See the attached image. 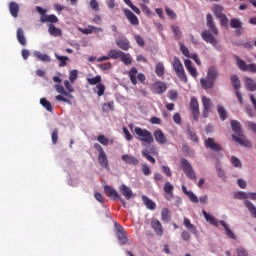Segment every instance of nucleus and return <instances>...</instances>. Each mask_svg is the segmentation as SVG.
I'll list each match as a JSON object with an SVG mask.
<instances>
[{
	"mask_svg": "<svg viewBox=\"0 0 256 256\" xmlns=\"http://www.w3.org/2000/svg\"><path fill=\"white\" fill-rule=\"evenodd\" d=\"M231 129L235 133L232 135L233 141L236 143H239V145H242L243 147H252L251 141L247 140L245 138V135H243V129L241 128V123L237 120H231L230 122ZM237 135V136H236Z\"/></svg>",
	"mask_w": 256,
	"mask_h": 256,
	"instance_id": "nucleus-1",
	"label": "nucleus"
},
{
	"mask_svg": "<svg viewBox=\"0 0 256 256\" xmlns=\"http://www.w3.org/2000/svg\"><path fill=\"white\" fill-rule=\"evenodd\" d=\"M134 133L137 137V140L141 141L142 143H146V145H151L152 143H155L153 134H151V132L147 129L136 127L134 128Z\"/></svg>",
	"mask_w": 256,
	"mask_h": 256,
	"instance_id": "nucleus-2",
	"label": "nucleus"
},
{
	"mask_svg": "<svg viewBox=\"0 0 256 256\" xmlns=\"http://www.w3.org/2000/svg\"><path fill=\"white\" fill-rule=\"evenodd\" d=\"M172 66L180 81H182V83H187V74L185 73V68L183 67L181 60H179L177 57H174Z\"/></svg>",
	"mask_w": 256,
	"mask_h": 256,
	"instance_id": "nucleus-3",
	"label": "nucleus"
},
{
	"mask_svg": "<svg viewBox=\"0 0 256 256\" xmlns=\"http://www.w3.org/2000/svg\"><path fill=\"white\" fill-rule=\"evenodd\" d=\"M94 149L99 153L98 163L100 167H103V169H109V158L107 157V153H105L103 146L99 143H94Z\"/></svg>",
	"mask_w": 256,
	"mask_h": 256,
	"instance_id": "nucleus-4",
	"label": "nucleus"
},
{
	"mask_svg": "<svg viewBox=\"0 0 256 256\" xmlns=\"http://www.w3.org/2000/svg\"><path fill=\"white\" fill-rule=\"evenodd\" d=\"M54 89L57 91V93H60V95H57L55 97L56 101H62L63 103H67L68 105H71V101L69 99H73V96L65 90L63 85L56 84L54 86Z\"/></svg>",
	"mask_w": 256,
	"mask_h": 256,
	"instance_id": "nucleus-5",
	"label": "nucleus"
},
{
	"mask_svg": "<svg viewBox=\"0 0 256 256\" xmlns=\"http://www.w3.org/2000/svg\"><path fill=\"white\" fill-rule=\"evenodd\" d=\"M180 165L182 167V171L185 173L187 178L191 179L192 181H195V179H197L195 171L193 170V166H191V163H189L187 159H181Z\"/></svg>",
	"mask_w": 256,
	"mask_h": 256,
	"instance_id": "nucleus-6",
	"label": "nucleus"
},
{
	"mask_svg": "<svg viewBox=\"0 0 256 256\" xmlns=\"http://www.w3.org/2000/svg\"><path fill=\"white\" fill-rule=\"evenodd\" d=\"M236 65L241 71H249V73H256V64L251 63L247 64L243 59H240L239 56H235Z\"/></svg>",
	"mask_w": 256,
	"mask_h": 256,
	"instance_id": "nucleus-7",
	"label": "nucleus"
},
{
	"mask_svg": "<svg viewBox=\"0 0 256 256\" xmlns=\"http://www.w3.org/2000/svg\"><path fill=\"white\" fill-rule=\"evenodd\" d=\"M202 107V117L207 119V117H209V113L213 110V102L211 101V98L202 96Z\"/></svg>",
	"mask_w": 256,
	"mask_h": 256,
	"instance_id": "nucleus-8",
	"label": "nucleus"
},
{
	"mask_svg": "<svg viewBox=\"0 0 256 256\" xmlns=\"http://www.w3.org/2000/svg\"><path fill=\"white\" fill-rule=\"evenodd\" d=\"M190 111L194 121H199V115H201V112L199 111V101H197V98L195 97L190 99Z\"/></svg>",
	"mask_w": 256,
	"mask_h": 256,
	"instance_id": "nucleus-9",
	"label": "nucleus"
},
{
	"mask_svg": "<svg viewBox=\"0 0 256 256\" xmlns=\"http://www.w3.org/2000/svg\"><path fill=\"white\" fill-rule=\"evenodd\" d=\"M116 227V237L120 241L121 245H127L129 239L127 238V233H125V228L119 224H115Z\"/></svg>",
	"mask_w": 256,
	"mask_h": 256,
	"instance_id": "nucleus-10",
	"label": "nucleus"
},
{
	"mask_svg": "<svg viewBox=\"0 0 256 256\" xmlns=\"http://www.w3.org/2000/svg\"><path fill=\"white\" fill-rule=\"evenodd\" d=\"M204 145L206 149H211L214 153H220V151H223V147H221L219 143L215 142V139L213 138L206 139L204 141Z\"/></svg>",
	"mask_w": 256,
	"mask_h": 256,
	"instance_id": "nucleus-11",
	"label": "nucleus"
},
{
	"mask_svg": "<svg viewBox=\"0 0 256 256\" xmlns=\"http://www.w3.org/2000/svg\"><path fill=\"white\" fill-rule=\"evenodd\" d=\"M151 91L156 95H161L162 93H165V91H167V84L162 81L154 82L151 86Z\"/></svg>",
	"mask_w": 256,
	"mask_h": 256,
	"instance_id": "nucleus-12",
	"label": "nucleus"
},
{
	"mask_svg": "<svg viewBox=\"0 0 256 256\" xmlns=\"http://www.w3.org/2000/svg\"><path fill=\"white\" fill-rule=\"evenodd\" d=\"M104 193L107 195V197H109V199H111L112 201H117L118 199H121V196L119 195V193L117 192V190H115V188L106 185L104 186Z\"/></svg>",
	"mask_w": 256,
	"mask_h": 256,
	"instance_id": "nucleus-13",
	"label": "nucleus"
},
{
	"mask_svg": "<svg viewBox=\"0 0 256 256\" xmlns=\"http://www.w3.org/2000/svg\"><path fill=\"white\" fill-rule=\"evenodd\" d=\"M201 37L203 41H206V43H210V45H213V47H217V40L213 34L209 30H204L201 33Z\"/></svg>",
	"mask_w": 256,
	"mask_h": 256,
	"instance_id": "nucleus-14",
	"label": "nucleus"
},
{
	"mask_svg": "<svg viewBox=\"0 0 256 256\" xmlns=\"http://www.w3.org/2000/svg\"><path fill=\"white\" fill-rule=\"evenodd\" d=\"M123 12L129 23H131L134 26L139 25V18H137V15H135L131 10L126 8L123 10Z\"/></svg>",
	"mask_w": 256,
	"mask_h": 256,
	"instance_id": "nucleus-15",
	"label": "nucleus"
},
{
	"mask_svg": "<svg viewBox=\"0 0 256 256\" xmlns=\"http://www.w3.org/2000/svg\"><path fill=\"white\" fill-rule=\"evenodd\" d=\"M155 141L159 143V145H167V137L163 133V130L157 129L154 131Z\"/></svg>",
	"mask_w": 256,
	"mask_h": 256,
	"instance_id": "nucleus-16",
	"label": "nucleus"
},
{
	"mask_svg": "<svg viewBox=\"0 0 256 256\" xmlns=\"http://www.w3.org/2000/svg\"><path fill=\"white\" fill-rule=\"evenodd\" d=\"M83 35H91V33H103V28L89 25L87 28H78Z\"/></svg>",
	"mask_w": 256,
	"mask_h": 256,
	"instance_id": "nucleus-17",
	"label": "nucleus"
},
{
	"mask_svg": "<svg viewBox=\"0 0 256 256\" xmlns=\"http://www.w3.org/2000/svg\"><path fill=\"white\" fill-rule=\"evenodd\" d=\"M173 184L171 182L167 181L164 184V193H165V199L167 201H171L173 199V191H174Z\"/></svg>",
	"mask_w": 256,
	"mask_h": 256,
	"instance_id": "nucleus-18",
	"label": "nucleus"
},
{
	"mask_svg": "<svg viewBox=\"0 0 256 256\" xmlns=\"http://www.w3.org/2000/svg\"><path fill=\"white\" fill-rule=\"evenodd\" d=\"M207 27L213 33V35H219V30L217 26H215V22L213 21V16L211 14H207L206 16Z\"/></svg>",
	"mask_w": 256,
	"mask_h": 256,
	"instance_id": "nucleus-19",
	"label": "nucleus"
},
{
	"mask_svg": "<svg viewBox=\"0 0 256 256\" xmlns=\"http://www.w3.org/2000/svg\"><path fill=\"white\" fill-rule=\"evenodd\" d=\"M116 45H117V47L122 49V51H129V49H131V43L129 42V40L127 38L117 39Z\"/></svg>",
	"mask_w": 256,
	"mask_h": 256,
	"instance_id": "nucleus-20",
	"label": "nucleus"
},
{
	"mask_svg": "<svg viewBox=\"0 0 256 256\" xmlns=\"http://www.w3.org/2000/svg\"><path fill=\"white\" fill-rule=\"evenodd\" d=\"M122 161H124L126 165H133L134 167H137V165H139V160L135 156L128 154L122 155Z\"/></svg>",
	"mask_w": 256,
	"mask_h": 256,
	"instance_id": "nucleus-21",
	"label": "nucleus"
},
{
	"mask_svg": "<svg viewBox=\"0 0 256 256\" xmlns=\"http://www.w3.org/2000/svg\"><path fill=\"white\" fill-rule=\"evenodd\" d=\"M151 227H152V229H154L156 235H159L160 237H161V235H163V225L161 224V222L159 220L152 219Z\"/></svg>",
	"mask_w": 256,
	"mask_h": 256,
	"instance_id": "nucleus-22",
	"label": "nucleus"
},
{
	"mask_svg": "<svg viewBox=\"0 0 256 256\" xmlns=\"http://www.w3.org/2000/svg\"><path fill=\"white\" fill-rule=\"evenodd\" d=\"M119 191L120 193H122L123 197H125L127 201H129V199L133 197V191L131 190V188L127 187V185L125 184H122L119 187Z\"/></svg>",
	"mask_w": 256,
	"mask_h": 256,
	"instance_id": "nucleus-23",
	"label": "nucleus"
},
{
	"mask_svg": "<svg viewBox=\"0 0 256 256\" xmlns=\"http://www.w3.org/2000/svg\"><path fill=\"white\" fill-rule=\"evenodd\" d=\"M40 21L41 23H50V25H53V23H59V18L55 14H50L41 16Z\"/></svg>",
	"mask_w": 256,
	"mask_h": 256,
	"instance_id": "nucleus-24",
	"label": "nucleus"
},
{
	"mask_svg": "<svg viewBox=\"0 0 256 256\" xmlns=\"http://www.w3.org/2000/svg\"><path fill=\"white\" fill-rule=\"evenodd\" d=\"M205 220L210 223V225H213L214 227H219V220L215 218L213 215L207 213L205 210L202 211Z\"/></svg>",
	"mask_w": 256,
	"mask_h": 256,
	"instance_id": "nucleus-25",
	"label": "nucleus"
},
{
	"mask_svg": "<svg viewBox=\"0 0 256 256\" xmlns=\"http://www.w3.org/2000/svg\"><path fill=\"white\" fill-rule=\"evenodd\" d=\"M16 37L20 45H22L23 47L27 45V38H25V31H23V28H18Z\"/></svg>",
	"mask_w": 256,
	"mask_h": 256,
	"instance_id": "nucleus-26",
	"label": "nucleus"
},
{
	"mask_svg": "<svg viewBox=\"0 0 256 256\" xmlns=\"http://www.w3.org/2000/svg\"><path fill=\"white\" fill-rule=\"evenodd\" d=\"M127 74L132 85H137V75H139V70H137L135 67H132Z\"/></svg>",
	"mask_w": 256,
	"mask_h": 256,
	"instance_id": "nucleus-27",
	"label": "nucleus"
},
{
	"mask_svg": "<svg viewBox=\"0 0 256 256\" xmlns=\"http://www.w3.org/2000/svg\"><path fill=\"white\" fill-rule=\"evenodd\" d=\"M48 33L52 35V37H61L63 35V31L60 28L55 27L53 24L48 25Z\"/></svg>",
	"mask_w": 256,
	"mask_h": 256,
	"instance_id": "nucleus-28",
	"label": "nucleus"
},
{
	"mask_svg": "<svg viewBox=\"0 0 256 256\" xmlns=\"http://www.w3.org/2000/svg\"><path fill=\"white\" fill-rule=\"evenodd\" d=\"M142 201H143L145 207L150 209V211H155L157 204H155V202H153V200H151V199H149V197L143 195Z\"/></svg>",
	"mask_w": 256,
	"mask_h": 256,
	"instance_id": "nucleus-29",
	"label": "nucleus"
},
{
	"mask_svg": "<svg viewBox=\"0 0 256 256\" xmlns=\"http://www.w3.org/2000/svg\"><path fill=\"white\" fill-rule=\"evenodd\" d=\"M200 84H201V87L206 90L213 89V87H215V82L208 79L207 77L200 79Z\"/></svg>",
	"mask_w": 256,
	"mask_h": 256,
	"instance_id": "nucleus-30",
	"label": "nucleus"
},
{
	"mask_svg": "<svg viewBox=\"0 0 256 256\" xmlns=\"http://www.w3.org/2000/svg\"><path fill=\"white\" fill-rule=\"evenodd\" d=\"M183 224H184V227H186V229L190 230V232L193 235H197V226L193 225L191 223V220H189V218H184Z\"/></svg>",
	"mask_w": 256,
	"mask_h": 256,
	"instance_id": "nucleus-31",
	"label": "nucleus"
},
{
	"mask_svg": "<svg viewBox=\"0 0 256 256\" xmlns=\"http://www.w3.org/2000/svg\"><path fill=\"white\" fill-rule=\"evenodd\" d=\"M219 75V72L217 71V68L215 67H210L207 72L206 78L210 79V81H217V77Z\"/></svg>",
	"mask_w": 256,
	"mask_h": 256,
	"instance_id": "nucleus-32",
	"label": "nucleus"
},
{
	"mask_svg": "<svg viewBox=\"0 0 256 256\" xmlns=\"http://www.w3.org/2000/svg\"><path fill=\"white\" fill-rule=\"evenodd\" d=\"M9 11L12 17H19V4L17 2H10Z\"/></svg>",
	"mask_w": 256,
	"mask_h": 256,
	"instance_id": "nucleus-33",
	"label": "nucleus"
},
{
	"mask_svg": "<svg viewBox=\"0 0 256 256\" xmlns=\"http://www.w3.org/2000/svg\"><path fill=\"white\" fill-rule=\"evenodd\" d=\"M245 207L248 209L249 213L256 219V207L254 206L253 202L249 200L244 201Z\"/></svg>",
	"mask_w": 256,
	"mask_h": 256,
	"instance_id": "nucleus-34",
	"label": "nucleus"
},
{
	"mask_svg": "<svg viewBox=\"0 0 256 256\" xmlns=\"http://www.w3.org/2000/svg\"><path fill=\"white\" fill-rule=\"evenodd\" d=\"M230 81H231L232 86L234 87L235 91H239V89H241V81H239V76L231 75Z\"/></svg>",
	"mask_w": 256,
	"mask_h": 256,
	"instance_id": "nucleus-35",
	"label": "nucleus"
},
{
	"mask_svg": "<svg viewBox=\"0 0 256 256\" xmlns=\"http://www.w3.org/2000/svg\"><path fill=\"white\" fill-rule=\"evenodd\" d=\"M120 61H122L124 65H131V63H133V58L131 57V54L122 52Z\"/></svg>",
	"mask_w": 256,
	"mask_h": 256,
	"instance_id": "nucleus-36",
	"label": "nucleus"
},
{
	"mask_svg": "<svg viewBox=\"0 0 256 256\" xmlns=\"http://www.w3.org/2000/svg\"><path fill=\"white\" fill-rule=\"evenodd\" d=\"M220 224L222 225V227H224V230L226 231V235L227 237H229V239H235V233H233V231L231 230V228H229V225H227V223H225V221L221 220Z\"/></svg>",
	"mask_w": 256,
	"mask_h": 256,
	"instance_id": "nucleus-37",
	"label": "nucleus"
},
{
	"mask_svg": "<svg viewBox=\"0 0 256 256\" xmlns=\"http://www.w3.org/2000/svg\"><path fill=\"white\" fill-rule=\"evenodd\" d=\"M187 133L193 143H199V136H197V133L191 129V126H187Z\"/></svg>",
	"mask_w": 256,
	"mask_h": 256,
	"instance_id": "nucleus-38",
	"label": "nucleus"
},
{
	"mask_svg": "<svg viewBox=\"0 0 256 256\" xmlns=\"http://www.w3.org/2000/svg\"><path fill=\"white\" fill-rule=\"evenodd\" d=\"M155 73L158 77H163L165 75V66L163 62H158L155 67Z\"/></svg>",
	"mask_w": 256,
	"mask_h": 256,
	"instance_id": "nucleus-39",
	"label": "nucleus"
},
{
	"mask_svg": "<svg viewBox=\"0 0 256 256\" xmlns=\"http://www.w3.org/2000/svg\"><path fill=\"white\" fill-rule=\"evenodd\" d=\"M245 85L248 91H256V83L252 78H246Z\"/></svg>",
	"mask_w": 256,
	"mask_h": 256,
	"instance_id": "nucleus-40",
	"label": "nucleus"
},
{
	"mask_svg": "<svg viewBox=\"0 0 256 256\" xmlns=\"http://www.w3.org/2000/svg\"><path fill=\"white\" fill-rule=\"evenodd\" d=\"M109 110H110V111H115V102L110 101V102L104 103V104L102 105V111H103V113H109Z\"/></svg>",
	"mask_w": 256,
	"mask_h": 256,
	"instance_id": "nucleus-41",
	"label": "nucleus"
},
{
	"mask_svg": "<svg viewBox=\"0 0 256 256\" xmlns=\"http://www.w3.org/2000/svg\"><path fill=\"white\" fill-rule=\"evenodd\" d=\"M40 105L46 109V111H49L52 113L53 111V105H51V102H49L46 98H41L40 99Z\"/></svg>",
	"mask_w": 256,
	"mask_h": 256,
	"instance_id": "nucleus-42",
	"label": "nucleus"
},
{
	"mask_svg": "<svg viewBox=\"0 0 256 256\" xmlns=\"http://www.w3.org/2000/svg\"><path fill=\"white\" fill-rule=\"evenodd\" d=\"M34 55L39 59V61H43L44 63H50L51 58L47 54H42L41 52H35Z\"/></svg>",
	"mask_w": 256,
	"mask_h": 256,
	"instance_id": "nucleus-43",
	"label": "nucleus"
},
{
	"mask_svg": "<svg viewBox=\"0 0 256 256\" xmlns=\"http://www.w3.org/2000/svg\"><path fill=\"white\" fill-rule=\"evenodd\" d=\"M161 220L162 221H171V211L167 208H163L161 212Z\"/></svg>",
	"mask_w": 256,
	"mask_h": 256,
	"instance_id": "nucleus-44",
	"label": "nucleus"
},
{
	"mask_svg": "<svg viewBox=\"0 0 256 256\" xmlns=\"http://www.w3.org/2000/svg\"><path fill=\"white\" fill-rule=\"evenodd\" d=\"M217 111H218L221 121H225L227 119V110L225 109V107L218 105Z\"/></svg>",
	"mask_w": 256,
	"mask_h": 256,
	"instance_id": "nucleus-45",
	"label": "nucleus"
},
{
	"mask_svg": "<svg viewBox=\"0 0 256 256\" xmlns=\"http://www.w3.org/2000/svg\"><path fill=\"white\" fill-rule=\"evenodd\" d=\"M242 25H243V23L241 22V20H239L237 18H232L230 20V27L232 29H241Z\"/></svg>",
	"mask_w": 256,
	"mask_h": 256,
	"instance_id": "nucleus-46",
	"label": "nucleus"
},
{
	"mask_svg": "<svg viewBox=\"0 0 256 256\" xmlns=\"http://www.w3.org/2000/svg\"><path fill=\"white\" fill-rule=\"evenodd\" d=\"M55 57H56V59L58 61H60L59 67L67 66V61H69V57H67V56H60L59 54H55Z\"/></svg>",
	"mask_w": 256,
	"mask_h": 256,
	"instance_id": "nucleus-47",
	"label": "nucleus"
},
{
	"mask_svg": "<svg viewBox=\"0 0 256 256\" xmlns=\"http://www.w3.org/2000/svg\"><path fill=\"white\" fill-rule=\"evenodd\" d=\"M96 93L98 95V97H103L105 95V84L103 83H99L96 86Z\"/></svg>",
	"mask_w": 256,
	"mask_h": 256,
	"instance_id": "nucleus-48",
	"label": "nucleus"
},
{
	"mask_svg": "<svg viewBox=\"0 0 256 256\" xmlns=\"http://www.w3.org/2000/svg\"><path fill=\"white\" fill-rule=\"evenodd\" d=\"M122 54H123V52L117 51V50H110L108 52V56L110 57V59H119V58H121Z\"/></svg>",
	"mask_w": 256,
	"mask_h": 256,
	"instance_id": "nucleus-49",
	"label": "nucleus"
},
{
	"mask_svg": "<svg viewBox=\"0 0 256 256\" xmlns=\"http://www.w3.org/2000/svg\"><path fill=\"white\" fill-rule=\"evenodd\" d=\"M213 11H214L215 17H217V18L221 17V15H224L223 14L224 8L222 6L214 5Z\"/></svg>",
	"mask_w": 256,
	"mask_h": 256,
	"instance_id": "nucleus-50",
	"label": "nucleus"
},
{
	"mask_svg": "<svg viewBox=\"0 0 256 256\" xmlns=\"http://www.w3.org/2000/svg\"><path fill=\"white\" fill-rule=\"evenodd\" d=\"M87 83H89V85H99V83H101V76L97 75L94 78H87Z\"/></svg>",
	"mask_w": 256,
	"mask_h": 256,
	"instance_id": "nucleus-51",
	"label": "nucleus"
},
{
	"mask_svg": "<svg viewBox=\"0 0 256 256\" xmlns=\"http://www.w3.org/2000/svg\"><path fill=\"white\" fill-rule=\"evenodd\" d=\"M97 141L101 143V145H104L107 147L109 145V138H107L105 135L101 134L97 137Z\"/></svg>",
	"mask_w": 256,
	"mask_h": 256,
	"instance_id": "nucleus-52",
	"label": "nucleus"
},
{
	"mask_svg": "<svg viewBox=\"0 0 256 256\" xmlns=\"http://www.w3.org/2000/svg\"><path fill=\"white\" fill-rule=\"evenodd\" d=\"M172 31L174 33V37L176 39V41H179V39H181V29L178 26H172Z\"/></svg>",
	"mask_w": 256,
	"mask_h": 256,
	"instance_id": "nucleus-53",
	"label": "nucleus"
},
{
	"mask_svg": "<svg viewBox=\"0 0 256 256\" xmlns=\"http://www.w3.org/2000/svg\"><path fill=\"white\" fill-rule=\"evenodd\" d=\"M51 139H52L53 145H57V141L59 140V130L58 129H54L52 131Z\"/></svg>",
	"mask_w": 256,
	"mask_h": 256,
	"instance_id": "nucleus-54",
	"label": "nucleus"
},
{
	"mask_svg": "<svg viewBox=\"0 0 256 256\" xmlns=\"http://www.w3.org/2000/svg\"><path fill=\"white\" fill-rule=\"evenodd\" d=\"M142 155L147 159V161L155 165V159L149 154V150H143Z\"/></svg>",
	"mask_w": 256,
	"mask_h": 256,
	"instance_id": "nucleus-55",
	"label": "nucleus"
},
{
	"mask_svg": "<svg viewBox=\"0 0 256 256\" xmlns=\"http://www.w3.org/2000/svg\"><path fill=\"white\" fill-rule=\"evenodd\" d=\"M134 39H135L137 45H139V47H145V40L143 39V37H141V35L136 34L134 36Z\"/></svg>",
	"mask_w": 256,
	"mask_h": 256,
	"instance_id": "nucleus-56",
	"label": "nucleus"
},
{
	"mask_svg": "<svg viewBox=\"0 0 256 256\" xmlns=\"http://www.w3.org/2000/svg\"><path fill=\"white\" fill-rule=\"evenodd\" d=\"M165 11H166V15H168L170 19H177V14L175 13V11L171 10V8L166 6Z\"/></svg>",
	"mask_w": 256,
	"mask_h": 256,
	"instance_id": "nucleus-57",
	"label": "nucleus"
},
{
	"mask_svg": "<svg viewBox=\"0 0 256 256\" xmlns=\"http://www.w3.org/2000/svg\"><path fill=\"white\" fill-rule=\"evenodd\" d=\"M237 256H249V252H247V249L243 247H238L236 249Z\"/></svg>",
	"mask_w": 256,
	"mask_h": 256,
	"instance_id": "nucleus-58",
	"label": "nucleus"
},
{
	"mask_svg": "<svg viewBox=\"0 0 256 256\" xmlns=\"http://www.w3.org/2000/svg\"><path fill=\"white\" fill-rule=\"evenodd\" d=\"M64 86H65V88L67 89V93H70V95H71V93H74L75 88H73V85H71V83L69 82V80H65V81H64Z\"/></svg>",
	"mask_w": 256,
	"mask_h": 256,
	"instance_id": "nucleus-59",
	"label": "nucleus"
},
{
	"mask_svg": "<svg viewBox=\"0 0 256 256\" xmlns=\"http://www.w3.org/2000/svg\"><path fill=\"white\" fill-rule=\"evenodd\" d=\"M123 133L125 135L126 141H133V135H131V132H129V129L127 127H123Z\"/></svg>",
	"mask_w": 256,
	"mask_h": 256,
	"instance_id": "nucleus-60",
	"label": "nucleus"
},
{
	"mask_svg": "<svg viewBox=\"0 0 256 256\" xmlns=\"http://www.w3.org/2000/svg\"><path fill=\"white\" fill-rule=\"evenodd\" d=\"M181 238L183 241H191V233H189L187 230H183L181 233Z\"/></svg>",
	"mask_w": 256,
	"mask_h": 256,
	"instance_id": "nucleus-61",
	"label": "nucleus"
},
{
	"mask_svg": "<svg viewBox=\"0 0 256 256\" xmlns=\"http://www.w3.org/2000/svg\"><path fill=\"white\" fill-rule=\"evenodd\" d=\"M180 51L182 54H184L185 57H191V54L189 53V48H187V46L180 44Z\"/></svg>",
	"mask_w": 256,
	"mask_h": 256,
	"instance_id": "nucleus-62",
	"label": "nucleus"
},
{
	"mask_svg": "<svg viewBox=\"0 0 256 256\" xmlns=\"http://www.w3.org/2000/svg\"><path fill=\"white\" fill-rule=\"evenodd\" d=\"M76 80H77V70L70 71V74H69L70 83H75Z\"/></svg>",
	"mask_w": 256,
	"mask_h": 256,
	"instance_id": "nucleus-63",
	"label": "nucleus"
},
{
	"mask_svg": "<svg viewBox=\"0 0 256 256\" xmlns=\"http://www.w3.org/2000/svg\"><path fill=\"white\" fill-rule=\"evenodd\" d=\"M231 163L233 165V167H241V160H239V158L232 156L231 157Z\"/></svg>",
	"mask_w": 256,
	"mask_h": 256,
	"instance_id": "nucleus-64",
	"label": "nucleus"
}]
</instances>
